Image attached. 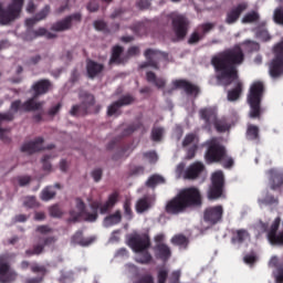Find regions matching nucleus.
Here are the masks:
<instances>
[{"label":"nucleus","mask_w":283,"mask_h":283,"mask_svg":"<svg viewBox=\"0 0 283 283\" xmlns=\"http://www.w3.org/2000/svg\"><path fill=\"white\" fill-rule=\"evenodd\" d=\"M244 61V54L240 46L230 49L220 53L212 59V65L217 70V77L221 85H231L233 83L234 88L228 92V101L235 103L240 101L242 94V82L238 78V70L235 65H242Z\"/></svg>","instance_id":"f257e3e1"},{"label":"nucleus","mask_w":283,"mask_h":283,"mask_svg":"<svg viewBox=\"0 0 283 283\" xmlns=\"http://www.w3.org/2000/svg\"><path fill=\"white\" fill-rule=\"evenodd\" d=\"M118 202V193L113 192L109 195L108 200L101 205L98 202H93L91 205V210L93 213H90L87 210H85V203L81 199H75V207L70 211V222H78L81 218L83 220H86V222H96V218H98V209L101 213H107L114 205Z\"/></svg>","instance_id":"f03ea898"},{"label":"nucleus","mask_w":283,"mask_h":283,"mask_svg":"<svg viewBox=\"0 0 283 283\" xmlns=\"http://www.w3.org/2000/svg\"><path fill=\"white\" fill-rule=\"evenodd\" d=\"M193 205H200V191L197 188H186L167 203L166 211L168 213H182L185 209H189Z\"/></svg>","instance_id":"7ed1b4c3"},{"label":"nucleus","mask_w":283,"mask_h":283,"mask_svg":"<svg viewBox=\"0 0 283 283\" xmlns=\"http://www.w3.org/2000/svg\"><path fill=\"white\" fill-rule=\"evenodd\" d=\"M40 109H43V102H38L35 98H30L24 104H21L20 101H15L11 104L9 113H0V124L12 120L17 112H40ZM0 139L4 143H10L8 130L0 128Z\"/></svg>","instance_id":"20e7f679"},{"label":"nucleus","mask_w":283,"mask_h":283,"mask_svg":"<svg viewBox=\"0 0 283 283\" xmlns=\"http://www.w3.org/2000/svg\"><path fill=\"white\" fill-rule=\"evenodd\" d=\"M149 235L133 233L128 237V247L136 253L135 260L140 264H147L151 260V255L147 252L149 247Z\"/></svg>","instance_id":"39448f33"},{"label":"nucleus","mask_w":283,"mask_h":283,"mask_svg":"<svg viewBox=\"0 0 283 283\" xmlns=\"http://www.w3.org/2000/svg\"><path fill=\"white\" fill-rule=\"evenodd\" d=\"M207 163H218L221 160L222 166L226 169L233 167V158L227 156L224 147L220 145L218 139L213 138L208 142V151L206 153Z\"/></svg>","instance_id":"423d86ee"},{"label":"nucleus","mask_w":283,"mask_h":283,"mask_svg":"<svg viewBox=\"0 0 283 283\" xmlns=\"http://www.w3.org/2000/svg\"><path fill=\"white\" fill-rule=\"evenodd\" d=\"M264 92V84L262 82H254L250 87L248 95V103L250 105V118H258L260 116V103L262 102V94Z\"/></svg>","instance_id":"0eeeda50"},{"label":"nucleus","mask_w":283,"mask_h":283,"mask_svg":"<svg viewBox=\"0 0 283 283\" xmlns=\"http://www.w3.org/2000/svg\"><path fill=\"white\" fill-rule=\"evenodd\" d=\"M23 8V0H11L7 10L3 9V4L0 2V24L8 25L12 23L19 14H21V9Z\"/></svg>","instance_id":"6e6552de"},{"label":"nucleus","mask_w":283,"mask_h":283,"mask_svg":"<svg viewBox=\"0 0 283 283\" xmlns=\"http://www.w3.org/2000/svg\"><path fill=\"white\" fill-rule=\"evenodd\" d=\"M200 116L209 126L214 125L217 132H229L231 129V126L224 119L218 120L216 108H203L200 111Z\"/></svg>","instance_id":"1a4fd4ad"},{"label":"nucleus","mask_w":283,"mask_h":283,"mask_svg":"<svg viewBox=\"0 0 283 283\" xmlns=\"http://www.w3.org/2000/svg\"><path fill=\"white\" fill-rule=\"evenodd\" d=\"M14 258V254H4L0 256V282L9 283L17 280V272L8 264Z\"/></svg>","instance_id":"9d476101"},{"label":"nucleus","mask_w":283,"mask_h":283,"mask_svg":"<svg viewBox=\"0 0 283 283\" xmlns=\"http://www.w3.org/2000/svg\"><path fill=\"white\" fill-rule=\"evenodd\" d=\"M211 187L208 191L209 200H218L222 196L224 189V174L221 170H217L211 176Z\"/></svg>","instance_id":"9b49d317"},{"label":"nucleus","mask_w":283,"mask_h":283,"mask_svg":"<svg viewBox=\"0 0 283 283\" xmlns=\"http://www.w3.org/2000/svg\"><path fill=\"white\" fill-rule=\"evenodd\" d=\"M274 52L275 59L270 64V76L277 78L283 74V41L275 46Z\"/></svg>","instance_id":"f8f14e48"},{"label":"nucleus","mask_w":283,"mask_h":283,"mask_svg":"<svg viewBox=\"0 0 283 283\" xmlns=\"http://www.w3.org/2000/svg\"><path fill=\"white\" fill-rule=\"evenodd\" d=\"M185 165L180 164L177 166L176 176L177 178H185L186 180H193L197 176H200L205 171V165L202 163L192 164L185 172Z\"/></svg>","instance_id":"ddd939ff"},{"label":"nucleus","mask_w":283,"mask_h":283,"mask_svg":"<svg viewBox=\"0 0 283 283\" xmlns=\"http://www.w3.org/2000/svg\"><path fill=\"white\" fill-rule=\"evenodd\" d=\"M224 216V208L222 206H212L205 210L203 220L210 224H218Z\"/></svg>","instance_id":"4468645a"},{"label":"nucleus","mask_w":283,"mask_h":283,"mask_svg":"<svg viewBox=\"0 0 283 283\" xmlns=\"http://www.w3.org/2000/svg\"><path fill=\"white\" fill-rule=\"evenodd\" d=\"M172 30L179 39H182L187 34V18L178 13L171 14Z\"/></svg>","instance_id":"2eb2a0df"},{"label":"nucleus","mask_w":283,"mask_h":283,"mask_svg":"<svg viewBox=\"0 0 283 283\" xmlns=\"http://www.w3.org/2000/svg\"><path fill=\"white\" fill-rule=\"evenodd\" d=\"M145 56L147 62L142 64V67H154L155 70L158 69V61L165 56L160 51L148 49L145 52Z\"/></svg>","instance_id":"dca6fc26"},{"label":"nucleus","mask_w":283,"mask_h":283,"mask_svg":"<svg viewBox=\"0 0 283 283\" xmlns=\"http://www.w3.org/2000/svg\"><path fill=\"white\" fill-rule=\"evenodd\" d=\"M175 90H185L188 96H198L200 88L185 80H176L172 82Z\"/></svg>","instance_id":"f3484780"},{"label":"nucleus","mask_w":283,"mask_h":283,"mask_svg":"<svg viewBox=\"0 0 283 283\" xmlns=\"http://www.w3.org/2000/svg\"><path fill=\"white\" fill-rule=\"evenodd\" d=\"M130 103H134V97L129 95L124 96L122 99L108 106V109H107L108 116H118L120 114V108L125 105H130Z\"/></svg>","instance_id":"a211bd4d"},{"label":"nucleus","mask_w":283,"mask_h":283,"mask_svg":"<svg viewBox=\"0 0 283 283\" xmlns=\"http://www.w3.org/2000/svg\"><path fill=\"white\" fill-rule=\"evenodd\" d=\"M83 96H85L83 104L81 106L75 105L72 107L70 112L72 116H81V114H85V112H87V107H91V105L94 103L93 95L84 93Z\"/></svg>","instance_id":"6ab92c4d"},{"label":"nucleus","mask_w":283,"mask_h":283,"mask_svg":"<svg viewBox=\"0 0 283 283\" xmlns=\"http://www.w3.org/2000/svg\"><path fill=\"white\" fill-rule=\"evenodd\" d=\"M247 8H248L247 3H241L238 7L230 10L226 17V23L228 25H233V23H235L240 19V14H242V12L247 10Z\"/></svg>","instance_id":"aec40b11"},{"label":"nucleus","mask_w":283,"mask_h":283,"mask_svg":"<svg viewBox=\"0 0 283 283\" xmlns=\"http://www.w3.org/2000/svg\"><path fill=\"white\" fill-rule=\"evenodd\" d=\"M184 147H189L188 158H193L196 156V149H198V137L193 134L186 135L184 142Z\"/></svg>","instance_id":"412c9836"},{"label":"nucleus","mask_w":283,"mask_h":283,"mask_svg":"<svg viewBox=\"0 0 283 283\" xmlns=\"http://www.w3.org/2000/svg\"><path fill=\"white\" fill-rule=\"evenodd\" d=\"M41 149H43V138L41 137L27 142L21 146V151H24V154H34V151H41Z\"/></svg>","instance_id":"4be33fe9"},{"label":"nucleus","mask_w":283,"mask_h":283,"mask_svg":"<svg viewBox=\"0 0 283 283\" xmlns=\"http://www.w3.org/2000/svg\"><path fill=\"white\" fill-rule=\"evenodd\" d=\"M49 90H52V83H50L48 80L38 81L32 85V91L34 92L35 96L48 94Z\"/></svg>","instance_id":"5701e85b"},{"label":"nucleus","mask_w":283,"mask_h":283,"mask_svg":"<svg viewBox=\"0 0 283 283\" xmlns=\"http://www.w3.org/2000/svg\"><path fill=\"white\" fill-rule=\"evenodd\" d=\"M72 21H81V14L76 13L66 18L65 20L57 22L53 25L55 32H63V30H69L72 25Z\"/></svg>","instance_id":"b1692460"},{"label":"nucleus","mask_w":283,"mask_h":283,"mask_svg":"<svg viewBox=\"0 0 283 283\" xmlns=\"http://www.w3.org/2000/svg\"><path fill=\"white\" fill-rule=\"evenodd\" d=\"M268 178L273 189L283 185V172L277 171V169H270L268 171Z\"/></svg>","instance_id":"393cba45"},{"label":"nucleus","mask_w":283,"mask_h":283,"mask_svg":"<svg viewBox=\"0 0 283 283\" xmlns=\"http://www.w3.org/2000/svg\"><path fill=\"white\" fill-rule=\"evenodd\" d=\"M155 199L151 197H144L139 199L136 203V211L137 213H145L148 209H151Z\"/></svg>","instance_id":"a878e982"},{"label":"nucleus","mask_w":283,"mask_h":283,"mask_svg":"<svg viewBox=\"0 0 283 283\" xmlns=\"http://www.w3.org/2000/svg\"><path fill=\"white\" fill-rule=\"evenodd\" d=\"M277 256H272L270 260V266H275V271L273 272L274 280L276 283H283V264L277 265Z\"/></svg>","instance_id":"bb28decb"},{"label":"nucleus","mask_w":283,"mask_h":283,"mask_svg":"<svg viewBox=\"0 0 283 283\" xmlns=\"http://www.w3.org/2000/svg\"><path fill=\"white\" fill-rule=\"evenodd\" d=\"M87 74L91 78L98 76L103 72V65L94 61H88L86 65Z\"/></svg>","instance_id":"cd10ccee"},{"label":"nucleus","mask_w":283,"mask_h":283,"mask_svg":"<svg viewBox=\"0 0 283 283\" xmlns=\"http://www.w3.org/2000/svg\"><path fill=\"white\" fill-rule=\"evenodd\" d=\"M56 196V186H49L41 191L40 198L44 202H49Z\"/></svg>","instance_id":"c85d7f7f"},{"label":"nucleus","mask_w":283,"mask_h":283,"mask_svg":"<svg viewBox=\"0 0 283 283\" xmlns=\"http://www.w3.org/2000/svg\"><path fill=\"white\" fill-rule=\"evenodd\" d=\"M249 241V232L247 230H237L232 237V243L242 244V242Z\"/></svg>","instance_id":"c756f323"},{"label":"nucleus","mask_w":283,"mask_h":283,"mask_svg":"<svg viewBox=\"0 0 283 283\" xmlns=\"http://www.w3.org/2000/svg\"><path fill=\"white\" fill-rule=\"evenodd\" d=\"M94 237H90V238H83V233L82 232H77L74 237H73V242L75 244H81V247H90V244H92V242H94Z\"/></svg>","instance_id":"7c9ffc66"},{"label":"nucleus","mask_w":283,"mask_h":283,"mask_svg":"<svg viewBox=\"0 0 283 283\" xmlns=\"http://www.w3.org/2000/svg\"><path fill=\"white\" fill-rule=\"evenodd\" d=\"M111 63H125V57H123V48L115 46L113 49Z\"/></svg>","instance_id":"2f4dec72"},{"label":"nucleus","mask_w":283,"mask_h":283,"mask_svg":"<svg viewBox=\"0 0 283 283\" xmlns=\"http://www.w3.org/2000/svg\"><path fill=\"white\" fill-rule=\"evenodd\" d=\"M50 12V7H45L40 14H38L35 18L28 19L25 21L27 25L31 28V25H34L36 21H42V19H45Z\"/></svg>","instance_id":"473e14b6"},{"label":"nucleus","mask_w":283,"mask_h":283,"mask_svg":"<svg viewBox=\"0 0 283 283\" xmlns=\"http://www.w3.org/2000/svg\"><path fill=\"white\" fill-rule=\"evenodd\" d=\"M120 222V212H115L104 219V227H114V224H118Z\"/></svg>","instance_id":"72a5a7b5"},{"label":"nucleus","mask_w":283,"mask_h":283,"mask_svg":"<svg viewBox=\"0 0 283 283\" xmlns=\"http://www.w3.org/2000/svg\"><path fill=\"white\" fill-rule=\"evenodd\" d=\"M146 78L148 83H153V85H156V87H165V80L163 78H156V74L153 72H147L146 73Z\"/></svg>","instance_id":"f704fd0d"},{"label":"nucleus","mask_w":283,"mask_h":283,"mask_svg":"<svg viewBox=\"0 0 283 283\" xmlns=\"http://www.w3.org/2000/svg\"><path fill=\"white\" fill-rule=\"evenodd\" d=\"M22 205L27 209H34L35 207H39V201H36V197L34 196H27L23 198Z\"/></svg>","instance_id":"c9c22d12"},{"label":"nucleus","mask_w":283,"mask_h":283,"mask_svg":"<svg viewBox=\"0 0 283 283\" xmlns=\"http://www.w3.org/2000/svg\"><path fill=\"white\" fill-rule=\"evenodd\" d=\"M255 35L261 41H271V34H269V31H266V28L264 27L255 29Z\"/></svg>","instance_id":"e433bc0d"},{"label":"nucleus","mask_w":283,"mask_h":283,"mask_svg":"<svg viewBox=\"0 0 283 283\" xmlns=\"http://www.w3.org/2000/svg\"><path fill=\"white\" fill-rule=\"evenodd\" d=\"M157 255L161 258V260H167L169 255H171V250H169V247L165 244H159L157 247Z\"/></svg>","instance_id":"4c0bfd02"},{"label":"nucleus","mask_w":283,"mask_h":283,"mask_svg":"<svg viewBox=\"0 0 283 283\" xmlns=\"http://www.w3.org/2000/svg\"><path fill=\"white\" fill-rule=\"evenodd\" d=\"M273 21L279 25H283V7H277L274 9Z\"/></svg>","instance_id":"58836bf2"},{"label":"nucleus","mask_w":283,"mask_h":283,"mask_svg":"<svg viewBox=\"0 0 283 283\" xmlns=\"http://www.w3.org/2000/svg\"><path fill=\"white\" fill-rule=\"evenodd\" d=\"M163 182H165V178L160 175H154L147 180L146 185L147 187H156V185H163Z\"/></svg>","instance_id":"ea45409f"},{"label":"nucleus","mask_w":283,"mask_h":283,"mask_svg":"<svg viewBox=\"0 0 283 283\" xmlns=\"http://www.w3.org/2000/svg\"><path fill=\"white\" fill-rule=\"evenodd\" d=\"M258 19H260V13L252 11L247 13L241 21L242 23H253V21H258Z\"/></svg>","instance_id":"a19ab883"},{"label":"nucleus","mask_w":283,"mask_h":283,"mask_svg":"<svg viewBox=\"0 0 283 283\" xmlns=\"http://www.w3.org/2000/svg\"><path fill=\"white\" fill-rule=\"evenodd\" d=\"M259 132L260 129L258 128V126L249 125L247 130V137L250 140H255V138H258Z\"/></svg>","instance_id":"79ce46f5"},{"label":"nucleus","mask_w":283,"mask_h":283,"mask_svg":"<svg viewBox=\"0 0 283 283\" xmlns=\"http://www.w3.org/2000/svg\"><path fill=\"white\" fill-rule=\"evenodd\" d=\"M171 242L172 244H177V247H187L188 241L185 235L178 234L171 239Z\"/></svg>","instance_id":"37998d69"},{"label":"nucleus","mask_w":283,"mask_h":283,"mask_svg":"<svg viewBox=\"0 0 283 283\" xmlns=\"http://www.w3.org/2000/svg\"><path fill=\"white\" fill-rule=\"evenodd\" d=\"M168 275H169V271L166 270V268L159 269L157 274L158 283H165L167 281Z\"/></svg>","instance_id":"c03bdc74"},{"label":"nucleus","mask_w":283,"mask_h":283,"mask_svg":"<svg viewBox=\"0 0 283 283\" xmlns=\"http://www.w3.org/2000/svg\"><path fill=\"white\" fill-rule=\"evenodd\" d=\"M164 134H165V130L163 128H154L151 138H153V140L158 142L163 138Z\"/></svg>","instance_id":"a18cd8bd"},{"label":"nucleus","mask_w":283,"mask_h":283,"mask_svg":"<svg viewBox=\"0 0 283 283\" xmlns=\"http://www.w3.org/2000/svg\"><path fill=\"white\" fill-rule=\"evenodd\" d=\"M48 160H50V156H44L42 159V169L43 171H46V174H50L52 171V164H50Z\"/></svg>","instance_id":"49530a36"},{"label":"nucleus","mask_w":283,"mask_h":283,"mask_svg":"<svg viewBox=\"0 0 283 283\" xmlns=\"http://www.w3.org/2000/svg\"><path fill=\"white\" fill-rule=\"evenodd\" d=\"M31 181H32V178H30L29 176L18 177V185L20 187H28V185H30Z\"/></svg>","instance_id":"de8ad7c7"},{"label":"nucleus","mask_w":283,"mask_h":283,"mask_svg":"<svg viewBox=\"0 0 283 283\" xmlns=\"http://www.w3.org/2000/svg\"><path fill=\"white\" fill-rule=\"evenodd\" d=\"M202 33L200 32V30H198L197 32L192 33L188 43L193 44V43H198V41H200V39H202Z\"/></svg>","instance_id":"09e8293b"},{"label":"nucleus","mask_w":283,"mask_h":283,"mask_svg":"<svg viewBox=\"0 0 283 283\" xmlns=\"http://www.w3.org/2000/svg\"><path fill=\"white\" fill-rule=\"evenodd\" d=\"M50 213L53 218H61V216H63V211L61 210V208H59V206L51 207Z\"/></svg>","instance_id":"8fccbe9b"},{"label":"nucleus","mask_w":283,"mask_h":283,"mask_svg":"<svg viewBox=\"0 0 283 283\" xmlns=\"http://www.w3.org/2000/svg\"><path fill=\"white\" fill-rule=\"evenodd\" d=\"M43 253V248L41 245H36L33 251L32 250H27L25 251V255L30 256V255H39Z\"/></svg>","instance_id":"3c124183"},{"label":"nucleus","mask_w":283,"mask_h":283,"mask_svg":"<svg viewBox=\"0 0 283 283\" xmlns=\"http://www.w3.org/2000/svg\"><path fill=\"white\" fill-rule=\"evenodd\" d=\"M244 262L245 264H254V262H258V256L255 255V253H251L244 256Z\"/></svg>","instance_id":"603ef678"},{"label":"nucleus","mask_w":283,"mask_h":283,"mask_svg":"<svg viewBox=\"0 0 283 283\" xmlns=\"http://www.w3.org/2000/svg\"><path fill=\"white\" fill-rule=\"evenodd\" d=\"M180 275H181L180 270H176L171 272V274L169 275V282L171 283L178 282L180 280Z\"/></svg>","instance_id":"864d4df0"},{"label":"nucleus","mask_w":283,"mask_h":283,"mask_svg":"<svg viewBox=\"0 0 283 283\" xmlns=\"http://www.w3.org/2000/svg\"><path fill=\"white\" fill-rule=\"evenodd\" d=\"M31 271L33 273H39L41 275H45V268L39 265V264H33L31 265Z\"/></svg>","instance_id":"5fc2aeb1"},{"label":"nucleus","mask_w":283,"mask_h":283,"mask_svg":"<svg viewBox=\"0 0 283 283\" xmlns=\"http://www.w3.org/2000/svg\"><path fill=\"white\" fill-rule=\"evenodd\" d=\"M210 30H213V24L211 23H206L201 28H199V32L205 36L207 32H210Z\"/></svg>","instance_id":"6e6d98bb"},{"label":"nucleus","mask_w":283,"mask_h":283,"mask_svg":"<svg viewBox=\"0 0 283 283\" xmlns=\"http://www.w3.org/2000/svg\"><path fill=\"white\" fill-rule=\"evenodd\" d=\"M124 211H125V218H127V220H132V205L129 202H126L124 205Z\"/></svg>","instance_id":"4d7b16f0"},{"label":"nucleus","mask_w":283,"mask_h":283,"mask_svg":"<svg viewBox=\"0 0 283 283\" xmlns=\"http://www.w3.org/2000/svg\"><path fill=\"white\" fill-rule=\"evenodd\" d=\"M92 177L95 180V182H98L101 178L103 177V171L101 169H95L92 172Z\"/></svg>","instance_id":"13d9d810"},{"label":"nucleus","mask_w":283,"mask_h":283,"mask_svg":"<svg viewBox=\"0 0 283 283\" xmlns=\"http://www.w3.org/2000/svg\"><path fill=\"white\" fill-rule=\"evenodd\" d=\"M59 112H61V104H56L53 107H51L49 111V115L56 116V114H59Z\"/></svg>","instance_id":"bf43d9fd"},{"label":"nucleus","mask_w":283,"mask_h":283,"mask_svg":"<svg viewBox=\"0 0 283 283\" xmlns=\"http://www.w3.org/2000/svg\"><path fill=\"white\" fill-rule=\"evenodd\" d=\"M145 157L148 163H156V160H158V155H156V153H147Z\"/></svg>","instance_id":"052dcab7"},{"label":"nucleus","mask_w":283,"mask_h":283,"mask_svg":"<svg viewBox=\"0 0 283 283\" xmlns=\"http://www.w3.org/2000/svg\"><path fill=\"white\" fill-rule=\"evenodd\" d=\"M245 45L249 50H260V44L253 41H247Z\"/></svg>","instance_id":"680f3d73"},{"label":"nucleus","mask_w":283,"mask_h":283,"mask_svg":"<svg viewBox=\"0 0 283 283\" xmlns=\"http://www.w3.org/2000/svg\"><path fill=\"white\" fill-rule=\"evenodd\" d=\"M87 10H90V12H96V10H98V3L96 1L90 2Z\"/></svg>","instance_id":"e2e57ef3"},{"label":"nucleus","mask_w":283,"mask_h":283,"mask_svg":"<svg viewBox=\"0 0 283 283\" xmlns=\"http://www.w3.org/2000/svg\"><path fill=\"white\" fill-rule=\"evenodd\" d=\"M60 170H61V171H67V160L62 159V160L60 161Z\"/></svg>","instance_id":"0e129e2a"},{"label":"nucleus","mask_w":283,"mask_h":283,"mask_svg":"<svg viewBox=\"0 0 283 283\" xmlns=\"http://www.w3.org/2000/svg\"><path fill=\"white\" fill-rule=\"evenodd\" d=\"M120 239V237L118 235V231H115L112 233L111 235V242H118V240Z\"/></svg>","instance_id":"69168bd1"},{"label":"nucleus","mask_w":283,"mask_h":283,"mask_svg":"<svg viewBox=\"0 0 283 283\" xmlns=\"http://www.w3.org/2000/svg\"><path fill=\"white\" fill-rule=\"evenodd\" d=\"M94 27H95L97 30H104V28H105V22H103V21H96V22L94 23Z\"/></svg>","instance_id":"338daca9"},{"label":"nucleus","mask_w":283,"mask_h":283,"mask_svg":"<svg viewBox=\"0 0 283 283\" xmlns=\"http://www.w3.org/2000/svg\"><path fill=\"white\" fill-rule=\"evenodd\" d=\"M43 279L41 276L35 277V279H28L27 283H41Z\"/></svg>","instance_id":"774afa93"}]
</instances>
